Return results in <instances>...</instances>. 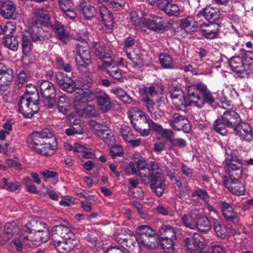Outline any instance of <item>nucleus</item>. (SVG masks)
<instances>
[{"instance_id":"nucleus-1","label":"nucleus","mask_w":253,"mask_h":253,"mask_svg":"<svg viewBox=\"0 0 253 253\" xmlns=\"http://www.w3.org/2000/svg\"><path fill=\"white\" fill-rule=\"evenodd\" d=\"M27 142L32 150L44 157L52 156L58 149L57 139L48 128L34 131L28 136Z\"/></svg>"},{"instance_id":"nucleus-2","label":"nucleus","mask_w":253,"mask_h":253,"mask_svg":"<svg viewBox=\"0 0 253 253\" xmlns=\"http://www.w3.org/2000/svg\"><path fill=\"white\" fill-rule=\"evenodd\" d=\"M242 122L241 116L237 112L228 109L214 122L213 128L216 132L225 136L230 129L237 130Z\"/></svg>"},{"instance_id":"nucleus-3","label":"nucleus","mask_w":253,"mask_h":253,"mask_svg":"<svg viewBox=\"0 0 253 253\" xmlns=\"http://www.w3.org/2000/svg\"><path fill=\"white\" fill-rule=\"evenodd\" d=\"M35 90L30 91L27 89L18 101L19 111L25 118H31L40 109L39 92Z\"/></svg>"},{"instance_id":"nucleus-4","label":"nucleus","mask_w":253,"mask_h":253,"mask_svg":"<svg viewBox=\"0 0 253 253\" xmlns=\"http://www.w3.org/2000/svg\"><path fill=\"white\" fill-rule=\"evenodd\" d=\"M225 175L222 176V181L241 178L243 173L242 160L235 153H232L230 157L224 162Z\"/></svg>"},{"instance_id":"nucleus-5","label":"nucleus","mask_w":253,"mask_h":253,"mask_svg":"<svg viewBox=\"0 0 253 253\" xmlns=\"http://www.w3.org/2000/svg\"><path fill=\"white\" fill-rule=\"evenodd\" d=\"M128 117L133 127L142 136H147L150 134V124L144 113L134 108L129 113Z\"/></svg>"},{"instance_id":"nucleus-6","label":"nucleus","mask_w":253,"mask_h":253,"mask_svg":"<svg viewBox=\"0 0 253 253\" xmlns=\"http://www.w3.org/2000/svg\"><path fill=\"white\" fill-rule=\"evenodd\" d=\"M142 180L146 184H150V188L157 196L161 197L165 190L166 180L163 173L160 171L149 172L148 175H144Z\"/></svg>"},{"instance_id":"nucleus-7","label":"nucleus","mask_w":253,"mask_h":253,"mask_svg":"<svg viewBox=\"0 0 253 253\" xmlns=\"http://www.w3.org/2000/svg\"><path fill=\"white\" fill-rule=\"evenodd\" d=\"M81 43H76L77 56L76 58L77 66L79 70L87 69L92 63L90 48L84 39L80 38Z\"/></svg>"},{"instance_id":"nucleus-8","label":"nucleus","mask_w":253,"mask_h":253,"mask_svg":"<svg viewBox=\"0 0 253 253\" xmlns=\"http://www.w3.org/2000/svg\"><path fill=\"white\" fill-rule=\"evenodd\" d=\"M39 84L44 106L48 109L52 108L56 102V90L54 85L47 80L40 81Z\"/></svg>"},{"instance_id":"nucleus-9","label":"nucleus","mask_w":253,"mask_h":253,"mask_svg":"<svg viewBox=\"0 0 253 253\" xmlns=\"http://www.w3.org/2000/svg\"><path fill=\"white\" fill-rule=\"evenodd\" d=\"M194 104L199 108H202L205 104L212 106L215 102L214 94L204 83L200 85L199 88L191 98Z\"/></svg>"},{"instance_id":"nucleus-10","label":"nucleus","mask_w":253,"mask_h":253,"mask_svg":"<svg viewBox=\"0 0 253 253\" xmlns=\"http://www.w3.org/2000/svg\"><path fill=\"white\" fill-rule=\"evenodd\" d=\"M135 232L138 238V242L141 243L142 247L149 248L155 247L157 235L156 231L150 226L140 225L136 228Z\"/></svg>"},{"instance_id":"nucleus-11","label":"nucleus","mask_w":253,"mask_h":253,"mask_svg":"<svg viewBox=\"0 0 253 253\" xmlns=\"http://www.w3.org/2000/svg\"><path fill=\"white\" fill-rule=\"evenodd\" d=\"M144 23L147 28L158 33L166 31L168 22L163 18L154 15H150V18H145Z\"/></svg>"},{"instance_id":"nucleus-12","label":"nucleus","mask_w":253,"mask_h":253,"mask_svg":"<svg viewBox=\"0 0 253 253\" xmlns=\"http://www.w3.org/2000/svg\"><path fill=\"white\" fill-rule=\"evenodd\" d=\"M170 126L176 130H182L185 133L191 131V126L186 116L179 113H174L169 121Z\"/></svg>"},{"instance_id":"nucleus-13","label":"nucleus","mask_w":253,"mask_h":253,"mask_svg":"<svg viewBox=\"0 0 253 253\" xmlns=\"http://www.w3.org/2000/svg\"><path fill=\"white\" fill-rule=\"evenodd\" d=\"M100 69L106 73L112 78L120 82L123 80L122 70L119 68L112 58H109L108 60L104 61L99 65Z\"/></svg>"},{"instance_id":"nucleus-14","label":"nucleus","mask_w":253,"mask_h":253,"mask_svg":"<svg viewBox=\"0 0 253 253\" xmlns=\"http://www.w3.org/2000/svg\"><path fill=\"white\" fill-rule=\"evenodd\" d=\"M220 25L217 23L203 22L199 24L201 35L206 39L213 40L219 37Z\"/></svg>"},{"instance_id":"nucleus-15","label":"nucleus","mask_w":253,"mask_h":253,"mask_svg":"<svg viewBox=\"0 0 253 253\" xmlns=\"http://www.w3.org/2000/svg\"><path fill=\"white\" fill-rule=\"evenodd\" d=\"M76 8L86 20H91L97 13V9L85 0H78Z\"/></svg>"},{"instance_id":"nucleus-16","label":"nucleus","mask_w":253,"mask_h":253,"mask_svg":"<svg viewBox=\"0 0 253 253\" xmlns=\"http://www.w3.org/2000/svg\"><path fill=\"white\" fill-rule=\"evenodd\" d=\"M219 204L221 212L225 221L237 224L239 222L238 213L231 204L225 201H220Z\"/></svg>"},{"instance_id":"nucleus-17","label":"nucleus","mask_w":253,"mask_h":253,"mask_svg":"<svg viewBox=\"0 0 253 253\" xmlns=\"http://www.w3.org/2000/svg\"><path fill=\"white\" fill-rule=\"evenodd\" d=\"M241 178L222 181L224 186L232 194L240 196L245 194V186L241 181Z\"/></svg>"},{"instance_id":"nucleus-18","label":"nucleus","mask_w":253,"mask_h":253,"mask_svg":"<svg viewBox=\"0 0 253 253\" xmlns=\"http://www.w3.org/2000/svg\"><path fill=\"white\" fill-rule=\"evenodd\" d=\"M97 90L93 91L88 89H85L83 92L75 96L74 104L76 110L81 109V107H78L82 104L91 102L97 97Z\"/></svg>"},{"instance_id":"nucleus-19","label":"nucleus","mask_w":253,"mask_h":253,"mask_svg":"<svg viewBox=\"0 0 253 253\" xmlns=\"http://www.w3.org/2000/svg\"><path fill=\"white\" fill-rule=\"evenodd\" d=\"M220 16V11L216 7L208 5L200 10L197 14V18L204 17L209 23H216Z\"/></svg>"},{"instance_id":"nucleus-20","label":"nucleus","mask_w":253,"mask_h":253,"mask_svg":"<svg viewBox=\"0 0 253 253\" xmlns=\"http://www.w3.org/2000/svg\"><path fill=\"white\" fill-rule=\"evenodd\" d=\"M52 237L53 240H67L75 239V236L71 230L62 224L55 225L52 229Z\"/></svg>"},{"instance_id":"nucleus-21","label":"nucleus","mask_w":253,"mask_h":253,"mask_svg":"<svg viewBox=\"0 0 253 253\" xmlns=\"http://www.w3.org/2000/svg\"><path fill=\"white\" fill-rule=\"evenodd\" d=\"M29 32L33 42H42L50 37L48 31L43 30L42 27L36 24H32Z\"/></svg>"},{"instance_id":"nucleus-22","label":"nucleus","mask_w":253,"mask_h":253,"mask_svg":"<svg viewBox=\"0 0 253 253\" xmlns=\"http://www.w3.org/2000/svg\"><path fill=\"white\" fill-rule=\"evenodd\" d=\"M54 248L59 253H69L77 244L75 239L53 240Z\"/></svg>"},{"instance_id":"nucleus-23","label":"nucleus","mask_w":253,"mask_h":253,"mask_svg":"<svg viewBox=\"0 0 253 253\" xmlns=\"http://www.w3.org/2000/svg\"><path fill=\"white\" fill-rule=\"evenodd\" d=\"M229 67L232 71L239 74L242 78L247 74L242 58L239 56L231 57L227 62Z\"/></svg>"},{"instance_id":"nucleus-24","label":"nucleus","mask_w":253,"mask_h":253,"mask_svg":"<svg viewBox=\"0 0 253 253\" xmlns=\"http://www.w3.org/2000/svg\"><path fill=\"white\" fill-rule=\"evenodd\" d=\"M96 102L100 110L104 113L107 112L112 107L109 95L101 89H97Z\"/></svg>"},{"instance_id":"nucleus-25","label":"nucleus","mask_w":253,"mask_h":253,"mask_svg":"<svg viewBox=\"0 0 253 253\" xmlns=\"http://www.w3.org/2000/svg\"><path fill=\"white\" fill-rule=\"evenodd\" d=\"M199 24L195 21L194 17L192 16H188L186 18H182L180 20L179 26L177 28V31L175 32H178V30H184L186 33H190L192 32H195L198 30Z\"/></svg>"},{"instance_id":"nucleus-26","label":"nucleus","mask_w":253,"mask_h":253,"mask_svg":"<svg viewBox=\"0 0 253 253\" xmlns=\"http://www.w3.org/2000/svg\"><path fill=\"white\" fill-rule=\"evenodd\" d=\"M54 32L56 37L64 43H67L70 40V35L66 31L65 27L58 21H55L50 28Z\"/></svg>"},{"instance_id":"nucleus-27","label":"nucleus","mask_w":253,"mask_h":253,"mask_svg":"<svg viewBox=\"0 0 253 253\" xmlns=\"http://www.w3.org/2000/svg\"><path fill=\"white\" fill-rule=\"evenodd\" d=\"M35 21L33 24H36L40 26L50 29L52 26L51 17L49 14L42 10H38L34 13Z\"/></svg>"},{"instance_id":"nucleus-28","label":"nucleus","mask_w":253,"mask_h":253,"mask_svg":"<svg viewBox=\"0 0 253 253\" xmlns=\"http://www.w3.org/2000/svg\"><path fill=\"white\" fill-rule=\"evenodd\" d=\"M234 132L242 140L249 142L253 138V133L252 128L248 124L245 123L243 121L239 125V127L238 129Z\"/></svg>"},{"instance_id":"nucleus-29","label":"nucleus","mask_w":253,"mask_h":253,"mask_svg":"<svg viewBox=\"0 0 253 253\" xmlns=\"http://www.w3.org/2000/svg\"><path fill=\"white\" fill-rule=\"evenodd\" d=\"M13 70L3 64H0V86L9 85L13 79Z\"/></svg>"},{"instance_id":"nucleus-30","label":"nucleus","mask_w":253,"mask_h":253,"mask_svg":"<svg viewBox=\"0 0 253 253\" xmlns=\"http://www.w3.org/2000/svg\"><path fill=\"white\" fill-rule=\"evenodd\" d=\"M55 82L60 88L68 92L69 88L71 86L72 79L66 74L58 72L55 74Z\"/></svg>"},{"instance_id":"nucleus-31","label":"nucleus","mask_w":253,"mask_h":253,"mask_svg":"<svg viewBox=\"0 0 253 253\" xmlns=\"http://www.w3.org/2000/svg\"><path fill=\"white\" fill-rule=\"evenodd\" d=\"M0 3V15L5 19L12 18L16 10V7L13 2L9 0H6L1 1Z\"/></svg>"},{"instance_id":"nucleus-32","label":"nucleus","mask_w":253,"mask_h":253,"mask_svg":"<svg viewBox=\"0 0 253 253\" xmlns=\"http://www.w3.org/2000/svg\"><path fill=\"white\" fill-rule=\"evenodd\" d=\"M173 105L177 110H184L187 107L194 104V101L188 96L186 98L184 94H181L171 99Z\"/></svg>"},{"instance_id":"nucleus-33","label":"nucleus","mask_w":253,"mask_h":253,"mask_svg":"<svg viewBox=\"0 0 253 253\" xmlns=\"http://www.w3.org/2000/svg\"><path fill=\"white\" fill-rule=\"evenodd\" d=\"M195 229L205 233L211 229V224L209 218L204 215H201L199 213L197 218Z\"/></svg>"},{"instance_id":"nucleus-34","label":"nucleus","mask_w":253,"mask_h":253,"mask_svg":"<svg viewBox=\"0 0 253 253\" xmlns=\"http://www.w3.org/2000/svg\"><path fill=\"white\" fill-rule=\"evenodd\" d=\"M198 215V211L193 210L189 214L184 215L181 218V221L186 227L191 229H195Z\"/></svg>"},{"instance_id":"nucleus-35","label":"nucleus","mask_w":253,"mask_h":253,"mask_svg":"<svg viewBox=\"0 0 253 253\" xmlns=\"http://www.w3.org/2000/svg\"><path fill=\"white\" fill-rule=\"evenodd\" d=\"M1 181L3 185L0 187L1 189L6 190L10 192H19L22 189V186L18 181H10L8 178L3 177Z\"/></svg>"},{"instance_id":"nucleus-36","label":"nucleus","mask_w":253,"mask_h":253,"mask_svg":"<svg viewBox=\"0 0 253 253\" xmlns=\"http://www.w3.org/2000/svg\"><path fill=\"white\" fill-rule=\"evenodd\" d=\"M159 60L163 69L171 70L175 68L173 59L169 54L165 52L160 53Z\"/></svg>"},{"instance_id":"nucleus-37","label":"nucleus","mask_w":253,"mask_h":253,"mask_svg":"<svg viewBox=\"0 0 253 253\" xmlns=\"http://www.w3.org/2000/svg\"><path fill=\"white\" fill-rule=\"evenodd\" d=\"M154 129L159 132L162 137L170 143L174 138V132L171 129H165L160 125L153 123Z\"/></svg>"},{"instance_id":"nucleus-38","label":"nucleus","mask_w":253,"mask_h":253,"mask_svg":"<svg viewBox=\"0 0 253 253\" xmlns=\"http://www.w3.org/2000/svg\"><path fill=\"white\" fill-rule=\"evenodd\" d=\"M184 81L186 83L185 87L187 92V95L191 99L192 96L195 94V92L199 88L200 85L202 84L203 83L194 84L193 80L189 77H185Z\"/></svg>"},{"instance_id":"nucleus-39","label":"nucleus","mask_w":253,"mask_h":253,"mask_svg":"<svg viewBox=\"0 0 253 253\" xmlns=\"http://www.w3.org/2000/svg\"><path fill=\"white\" fill-rule=\"evenodd\" d=\"M126 237L123 239L124 241H126L125 246L130 249H134L136 247H142L141 243L138 242V238L137 236L134 235L131 232H129L128 235H125Z\"/></svg>"},{"instance_id":"nucleus-40","label":"nucleus","mask_w":253,"mask_h":253,"mask_svg":"<svg viewBox=\"0 0 253 253\" xmlns=\"http://www.w3.org/2000/svg\"><path fill=\"white\" fill-rule=\"evenodd\" d=\"M70 108V99L64 95L60 96L58 102V111L63 115H66L69 111Z\"/></svg>"},{"instance_id":"nucleus-41","label":"nucleus","mask_w":253,"mask_h":253,"mask_svg":"<svg viewBox=\"0 0 253 253\" xmlns=\"http://www.w3.org/2000/svg\"><path fill=\"white\" fill-rule=\"evenodd\" d=\"M161 239H176L174 229L169 225H163L159 230Z\"/></svg>"},{"instance_id":"nucleus-42","label":"nucleus","mask_w":253,"mask_h":253,"mask_svg":"<svg viewBox=\"0 0 253 253\" xmlns=\"http://www.w3.org/2000/svg\"><path fill=\"white\" fill-rule=\"evenodd\" d=\"M99 13V16L98 17V19L99 21L103 22L106 25L107 24L106 23H112V21L114 20L113 15L106 7H100Z\"/></svg>"},{"instance_id":"nucleus-43","label":"nucleus","mask_w":253,"mask_h":253,"mask_svg":"<svg viewBox=\"0 0 253 253\" xmlns=\"http://www.w3.org/2000/svg\"><path fill=\"white\" fill-rule=\"evenodd\" d=\"M42 225V222L35 219H32L24 227L23 230L27 233H32L35 232L37 234L38 231H40V227Z\"/></svg>"},{"instance_id":"nucleus-44","label":"nucleus","mask_w":253,"mask_h":253,"mask_svg":"<svg viewBox=\"0 0 253 253\" xmlns=\"http://www.w3.org/2000/svg\"><path fill=\"white\" fill-rule=\"evenodd\" d=\"M126 56L130 61V64L132 67L137 69H140L143 66V61L140 56L135 53H126Z\"/></svg>"},{"instance_id":"nucleus-45","label":"nucleus","mask_w":253,"mask_h":253,"mask_svg":"<svg viewBox=\"0 0 253 253\" xmlns=\"http://www.w3.org/2000/svg\"><path fill=\"white\" fill-rule=\"evenodd\" d=\"M35 236L37 237L34 238V239H33V237L30 238L28 235L24 236V239L32 241L39 240L42 242H46L49 238L50 233L47 230H42L40 229V231H38L37 234H35Z\"/></svg>"},{"instance_id":"nucleus-46","label":"nucleus","mask_w":253,"mask_h":253,"mask_svg":"<svg viewBox=\"0 0 253 253\" xmlns=\"http://www.w3.org/2000/svg\"><path fill=\"white\" fill-rule=\"evenodd\" d=\"M71 86L69 88L68 93H73L77 90L84 91L89 87V86L85 84L83 81L77 79L75 80L72 79V83H71Z\"/></svg>"},{"instance_id":"nucleus-47","label":"nucleus","mask_w":253,"mask_h":253,"mask_svg":"<svg viewBox=\"0 0 253 253\" xmlns=\"http://www.w3.org/2000/svg\"><path fill=\"white\" fill-rule=\"evenodd\" d=\"M2 42L6 47L13 51L18 49L19 42L16 37L3 38Z\"/></svg>"},{"instance_id":"nucleus-48","label":"nucleus","mask_w":253,"mask_h":253,"mask_svg":"<svg viewBox=\"0 0 253 253\" xmlns=\"http://www.w3.org/2000/svg\"><path fill=\"white\" fill-rule=\"evenodd\" d=\"M93 46L96 56L102 60V63L104 61L108 60L109 58H112L109 55L104 52L103 48L100 46L99 43L94 42Z\"/></svg>"},{"instance_id":"nucleus-49","label":"nucleus","mask_w":253,"mask_h":253,"mask_svg":"<svg viewBox=\"0 0 253 253\" xmlns=\"http://www.w3.org/2000/svg\"><path fill=\"white\" fill-rule=\"evenodd\" d=\"M176 239H161L162 249L167 253H174V242Z\"/></svg>"},{"instance_id":"nucleus-50","label":"nucleus","mask_w":253,"mask_h":253,"mask_svg":"<svg viewBox=\"0 0 253 253\" xmlns=\"http://www.w3.org/2000/svg\"><path fill=\"white\" fill-rule=\"evenodd\" d=\"M213 227L217 236L223 239L228 238V235L226 234L224 230L222 227L220 222L218 219L215 218L213 219Z\"/></svg>"},{"instance_id":"nucleus-51","label":"nucleus","mask_w":253,"mask_h":253,"mask_svg":"<svg viewBox=\"0 0 253 253\" xmlns=\"http://www.w3.org/2000/svg\"><path fill=\"white\" fill-rule=\"evenodd\" d=\"M242 58L245 68L247 67L249 70L253 72V51H246Z\"/></svg>"},{"instance_id":"nucleus-52","label":"nucleus","mask_w":253,"mask_h":253,"mask_svg":"<svg viewBox=\"0 0 253 253\" xmlns=\"http://www.w3.org/2000/svg\"><path fill=\"white\" fill-rule=\"evenodd\" d=\"M21 41L23 53L25 55H28L30 53L32 48L31 41L30 39L25 35H22Z\"/></svg>"},{"instance_id":"nucleus-53","label":"nucleus","mask_w":253,"mask_h":253,"mask_svg":"<svg viewBox=\"0 0 253 253\" xmlns=\"http://www.w3.org/2000/svg\"><path fill=\"white\" fill-rule=\"evenodd\" d=\"M191 196L193 198H197L205 203H208L209 201V195L208 192L200 188H197L192 193Z\"/></svg>"},{"instance_id":"nucleus-54","label":"nucleus","mask_w":253,"mask_h":253,"mask_svg":"<svg viewBox=\"0 0 253 253\" xmlns=\"http://www.w3.org/2000/svg\"><path fill=\"white\" fill-rule=\"evenodd\" d=\"M162 11L169 16L176 17L180 14V9L178 6L176 4L172 3V2Z\"/></svg>"},{"instance_id":"nucleus-55","label":"nucleus","mask_w":253,"mask_h":253,"mask_svg":"<svg viewBox=\"0 0 253 253\" xmlns=\"http://www.w3.org/2000/svg\"><path fill=\"white\" fill-rule=\"evenodd\" d=\"M16 26L13 22H8L3 27V34L4 36L3 38L7 37H15L14 34L16 31Z\"/></svg>"},{"instance_id":"nucleus-56","label":"nucleus","mask_w":253,"mask_h":253,"mask_svg":"<svg viewBox=\"0 0 253 253\" xmlns=\"http://www.w3.org/2000/svg\"><path fill=\"white\" fill-rule=\"evenodd\" d=\"M95 134L100 139L103 140L106 143L110 142L113 136L111 131L107 129H96Z\"/></svg>"},{"instance_id":"nucleus-57","label":"nucleus","mask_w":253,"mask_h":253,"mask_svg":"<svg viewBox=\"0 0 253 253\" xmlns=\"http://www.w3.org/2000/svg\"><path fill=\"white\" fill-rule=\"evenodd\" d=\"M79 107H81V109L77 110L79 111L82 110V114L85 117L91 118L96 116V110L93 105H85L83 108L81 105Z\"/></svg>"},{"instance_id":"nucleus-58","label":"nucleus","mask_w":253,"mask_h":253,"mask_svg":"<svg viewBox=\"0 0 253 253\" xmlns=\"http://www.w3.org/2000/svg\"><path fill=\"white\" fill-rule=\"evenodd\" d=\"M121 132L124 140L127 142L131 138H134V135L131 128L127 126H123L121 128Z\"/></svg>"},{"instance_id":"nucleus-59","label":"nucleus","mask_w":253,"mask_h":253,"mask_svg":"<svg viewBox=\"0 0 253 253\" xmlns=\"http://www.w3.org/2000/svg\"><path fill=\"white\" fill-rule=\"evenodd\" d=\"M169 91L171 99L178 97L181 94H184L181 87L174 84H172L171 86L169 87Z\"/></svg>"},{"instance_id":"nucleus-60","label":"nucleus","mask_w":253,"mask_h":253,"mask_svg":"<svg viewBox=\"0 0 253 253\" xmlns=\"http://www.w3.org/2000/svg\"><path fill=\"white\" fill-rule=\"evenodd\" d=\"M109 154L113 158H115L117 157H123L124 152L120 145H116L111 148Z\"/></svg>"},{"instance_id":"nucleus-61","label":"nucleus","mask_w":253,"mask_h":253,"mask_svg":"<svg viewBox=\"0 0 253 253\" xmlns=\"http://www.w3.org/2000/svg\"><path fill=\"white\" fill-rule=\"evenodd\" d=\"M170 145L171 148L178 147L179 148H183L187 146V143L186 140L183 138H175L174 137L170 143Z\"/></svg>"},{"instance_id":"nucleus-62","label":"nucleus","mask_w":253,"mask_h":253,"mask_svg":"<svg viewBox=\"0 0 253 253\" xmlns=\"http://www.w3.org/2000/svg\"><path fill=\"white\" fill-rule=\"evenodd\" d=\"M142 101L145 103V105L149 113H152V112L154 111L157 109V108H155L154 106V103L153 101L148 96L143 97Z\"/></svg>"},{"instance_id":"nucleus-63","label":"nucleus","mask_w":253,"mask_h":253,"mask_svg":"<svg viewBox=\"0 0 253 253\" xmlns=\"http://www.w3.org/2000/svg\"><path fill=\"white\" fill-rule=\"evenodd\" d=\"M192 242L195 246L202 247L204 246V239L198 233H194L192 238Z\"/></svg>"},{"instance_id":"nucleus-64","label":"nucleus","mask_w":253,"mask_h":253,"mask_svg":"<svg viewBox=\"0 0 253 253\" xmlns=\"http://www.w3.org/2000/svg\"><path fill=\"white\" fill-rule=\"evenodd\" d=\"M5 163L9 168H14L18 170H21L22 169L21 164L12 159H7Z\"/></svg>"}]
</instances>
